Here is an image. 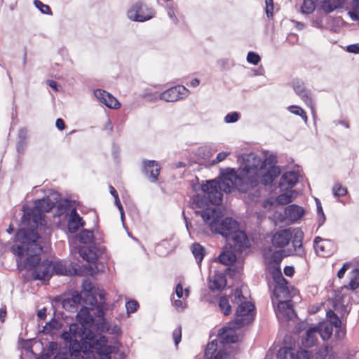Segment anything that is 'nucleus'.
I'll list each match as a JSON object with an SVG mask.
<instances>
[{
	"label": "nucleus",
	"mask_w": 359,
	"mask_h": 359,
	"mask_svg": "<svg viewBox=\"0 0 359 359\" xmlns=\"http://www.w3.org/2000/svg\"><path fill=\"white\" fill-rule=\"evenodd\" d=\"M16 243L12 246V251L16 255V263L20 271H34L41 258L42 247L38 243L40 238L36 229L22 228L15 234Z\"/></svg>",
	"instance_id": "obj_1"
},
{
	"label": "nucleus",
	"mask_w": 359,
	"mask_h": 359,
	"mask_svg": "<svg viewBox=\"0 0 359 359\" xmlns=\"http://www.w3.org/2000/svg\"><path fill=\"white\" fill-rule=\"evenodd\" d=\"M263 170L262 160L254 154L244 159V165L237 171L234 168L221 169L224 182L239 192L247 193L259 184V172Z\"/></svg>",
	"instance_id": "obj_2"
},
{
	"label": "nucleus",
	"mask_w": 359,
	"mask_h": 359,
	"mask_svg": "<svg viewBox=\"0 0 359 359\" xmlns=\"http://www.w3.org/2000/svg\"><path fill=\"white\" fill-rule=\"evenodd\" d=\"M219 179L220 181H217L216 179L211 180L201 185V190L204 194L203 196L197 195L194 198V204L196 208L204 209L210 205H219L223 200L222 191L231 192L232 188L229 183L224 182L221 172Z\"/></svg>",
	"instance_id": "obj_3"
},
{
	"label": "nucleus",
	"mask_w": 359,
	"mask_h": 359,
	"mask_svg": "<svg viewBox=\"0 0 359 359\" xmlns=\"http://www.w3.org/2000/svg\"><path fill=\"white\" fill-rule=\"evenodd\" d=\"M57 201L50 199L49 196L36 200L35 206L29 208L26 205L22 206L24 212L22 222L29 226L30 229L37 230L38 226L46 225L44 212H49L56 205Z\"/></svg>",
	"instance_id": "obj_4"
},
{
	"label": "nucleus",
	"mask_w": 359,
	"mask_h": 359,
	"mask_svg": "<svg viewBox=\"0 0 359 359\" xmlns=\"http://www.w3.org/2000/svg\"><path fill=\"white\" fill-rule=\"evenodd\" d=\"M84 354L96 353L98 359H111V355L116 350V346L108 345L107 337L95 334L91 330L83 328Z\"/></svg>",
	"instance_id": "obj_5"
},
{
	"label": "nucleus",
	"mask_w": 359,
	"mask_h": 359,
	"mask_svg": "<svg viewBox=\"0 0 359 359\" xmlns=\"http://www.w3.org/2000/svg\"><path fill=\"white\" fill-rule=\"evenodd\" d=\"M231 301L233 305H237L235 315L237 318L230 322L235 324L236 328H241L250 324L255 318V305L246 301L241 288H236L231 295Z\"/></svg>",
	"instance_id": "obj_6"
},
{
	"label": "nucleus",
	"mask_w": 359,
	"mask_h": 359,
	"mask_svg": "<svg viewBox=\"0 0 359 359\" xmlns=\"http://www.w3.org/2000/svg\"><path fill=\"white\" fill-rule=\"evenodd\" d=\"M209 228L212 233L220 234L226 241H229V236L239 228V224L232 217H226L221 219L217 216L210 222Z\"/></svg>",
	"instance_id": "obj_7"
},
{
	"label": "nucleus",
	"mask_w": 359,
	"mask_h": 359,
	"mask_svg": "<svg viewBox=\"0 0 359 359\" xmlns=\"http://www.w3.org/2000/svg\"><path fill=\"white\" fill-rule=\"evenodd\" d=\"M127 15L133 21L144 22L153 17V13L151 8L138 1L128 9Z\"/></svg>",
	"instance_id": "obj_8"
},
{
	"label": "nucleus",
	"mask_w": 359,
	"mask_h": 359,
	"mask_svg": "<svg viewBox=\"0 0 359 359\" xmlns=\"http://www.w3.org/2000/svg\"><path fill=\"white\" fill-rule=\"evenodd\" d=\"M188 94L189 90L187 88L184 86L178 85L160 93L159 99L165 102H172L187 97Z\"/></svg>",
	"instance_id": "obj_9"
},
{
	"label": "nucleus",
	"mask_w": 359,
	"mask_h": 359,
	"mask_svg": "<svg viewBox=\"0 0 359 359\" xmlns=\"http://www.w3.org/2000/svg\"><path fill=\"white\" fill-rule=\"evenodd\" d=\"M229 241H231L230 247L237 252H241L243 249L250 246L247 234L245 231L240 230L239 228L229 236Z\"/></svg>",
	"instance_id": "obj_10"
},
{
	"label": "nucleus",
	"mask_w": 359,
	"mask_h": 359,
	"mask_svg": "<svg viewBox=\"0 0 359 359\" xmlns=\"http://www.w3.org/2000/svg\"><path fill=\"white\" fill-rule=\"evenodd\" d=\"M53 262L48 259L40 261L37 267L32 272V276L34 280H49L53 276L51 269Z\"/></svg>",
	"instance_id": "obj_11"
},
{
	"label": "nucleus",
	"mask_w": 359,
	"mask_h": 359,
	"mask_svg": "<svg viewBox=\"0 0 359 359\" xmlns=\"http://www.w3.org/2000/svg\"><path fill=\"white\" fill-rule=\"evenodd\" d=\"M311 352L300 348L294 353L290 347L280 348L277 353V359H311Z\"/></svg>",
	"instance_id": "obj_12"
},
{
	"label": "nucleus",
	"mask_w": 359,
	"mask_h": 359,
	"mask_svg": "<svg viewBox=\"0 0 359 359\" xmlns=\"http://www.w3.org/2000/svg\"><path fill=\"white\" fill-rule=\"evenodd\" d=\"M235 324L229 323V326L223 327L219 330L217 338L220 343L224 344H234L238 340V337L236 334Z\"/></svg>",
	"instance_id": "obj_13"
},
{
	"label": "nucleus",
	"mask_w": 359,
	"mask_h": 359,
	"mask_svg": "<svg viewBox=\"0 0 359 359\" xmlns=\"http://www.w3.org/2000/svg\"><path fill=\"white\" fill-rule=\"evenodd\" d=\"M142 165V172L150 182H155L158 180L161 170V166L158 161L154 160H143Z\"/></svg>",
	"instance_id": "obj_14"
},
{
	"label": "nucleus",
	"mask_w": 359,
	"mask_h": 359,
	"mask_svg": "<svg viewBox=\"0 0 359 359\" xmlns=\"http://www.w3.org/2000/svg\"><path fill=\"white\" fill-rule=\"evenodd\" d=\"M293 89L306 105L312 107L313 100L311 92L306 88L305 83L300 79H296L292 81Z\"/></svg>",
	"instance_id": "obj_15"
},
{
	"label": "nucleus",
	"mask_w": 359,
	"mask_h": 359,
	"mask_svg": "<svg viewBox=\"0 0 359 359\" xmlns=\"http://www.w3.org/2000/svg\"><path fill=\"white\" fill-rule=\"evenodd\" d=\"M94 95L109 108L117 109L120 107L121 104L112 95L104 90L97 89L94 91Z\"/></svg>",
	"instance_id": "obj_16"
},
{
	"label": "nucleus",
	"mask_w": 359,
	"mask_h": 359,
	"mask_svg": "<svg viewBox=\"0 0 359 359\" xmlns=\"http://www.w3.org/2000/svg\"><path fill=\"white\" fill-rule=\"evenodd\" d=\"M81 294L78 291H74L70 296L65 298L62 302V307L67 311L76 312L79 305H81Z\"/></svg>",
	"instance_id": "obj_17"
},
{
	"label": "nucleus",
	"mask_w": 359,
	"mask_h": 359,
	"mask_svg": "<svg viewBox=\"0 0 359 359\" xmlns=\"http://www.w3.org/2000/svg\"><path fill=\"white\" fill-rule=\"evenodd\" d=\"M304 238V233L300 229H295L292 232L291 241L296 255L299 257H304L306 252L302 245V240Z\"/></svg>",
	"instance_id": "obj_18"
},
{
	"label": "nucleus",
	"mask_w": 359,
	"mask_h": 359,
	"mask_svg": "<svg viewBox=\"0 0 359 359\" xmlns=\"http://www.w3.org/2000/svg\"><path fill=\"white\" fill-rule=\"evenodd\" d=\"M298 181V174L294 171L285 172L280 177L279 187L282 191L292 189Z\"/></svg>",
	"instance_id": "obj_19"
},
{
	"label": "nucleus",
	"mask_w": 359,
	"mask_h": 359,
	"mask_svg": "<svg viewBox=\"0 0 359 359\" xmlns=\"http://www.w3.org/2000/svg\"><path fill=\"white\" fill-rule=\"evenodd\" d=\"M292 238V231L290 229H285L276 232L271 238L272 244L276 248L286 246Z\"/></svg>",
	"instance_id": "obj_20"
},
{
	"label": "nucleus",
	"mask_w": 359,
	"mask_h": 359,
	"mask_svg": "<svg viewBox=\"0 0 359 359\" xmlns=\"http://www.w3.org/2000/svg\"><path fill=\"white\" fill-rule=\"evenodd\" d=\"M78 337L80 338V340L79 341L76 338H75L74 340H72L69 343V353L72 355V356L74 358L76 355H81V352H83L84 353V332L83 328L81 330V331L78 332Z\"/></svg>",
	"instance_id": "obj_21"
},
{
	"label": "nucleus",
	"mask_w": 359,
	"mask_h": 359,
	"mask_svg": "<svg viewBox=\"0 0 359 359\" xmlns=\"http://www.w3.org/2000/svg\"><path fill=\"white\" fill-rule=\"evenodd\" d=\"M85 225V222L80 217L75 208H73L69 215V218L67 223L68 231L71 233H76L80 227Z\"/></svg>",
	"instance_id": "obj_22"
},
{
	"label": "nucleus",
	"mask_w": 359,
	"mask_h": 359,
	"mask_svg": "<svg viewBox=\"0 0 359 359\" xmlns=\"http://www.w3.org/2000/svg\"><path fill=\"white\" fill-rule=\"evenodd\" d=\"M280 168L264 169L259 172L260 182L264 186L269 185L280 175Z\"/></svg>",
	"instance_id": "obj_23"
},
{
	"label": "nucleus",
	"mask_w": 359,
	"mask_h": 359,
	"mask_svg": "<svg viewBox=\"0 0 359 359\" xmlns=\"http://www.w3.org/2000/svg\"><path fill=\"white\" fill-rule=\"evenodd\" d=\"M304 214V208L295 204L289 205L285 210V217L291 222L301 219Z\"/></svg>",
	"instance_id": "obj_24"
},
{
	"label": "nucleus",
	"mask_w": 359,
	"mask_h": 359,
	"mask_svg": "<svg viewBox=\"0 0 359 359\" xmlns=\"http://www.w3.org/2000/svg\"><path fill=\"white\" fill-rule=\"evenodd\" d=\"M28 130L22 128L18 130L16 151L18 154H23L27 145Z\"/></svg>",
	"instance_id": "obj_25"
},
{
	"label": "nucleus",
	"mask_w": 359,
	"mask_h": 359,
	"mask_svg": "<svg viewBox=\"0 0 359 359\" xmlns=\"http://www.w3.org/2000/svg\"><path fill=\"white\" fill-rule=\"evenodd\" d=\"M344 1L345 0H323L321 7L325 13H330L341 7Z\"/></svg>",
	"instance_id": "obj_26"
},
{
	"label": "nucleus",
	"mask_w": 359,
	"mask_h": 359,
	"mask_svg": "<svg viewBox=\"0 0 359 359\" xmlns=\"http://www.w3.org/2000/svg\"><path fill=\"white\" fill-rule=\"evenodd\" d=\"M277 308L280 314L286 316L287 319H290V314L294 313L292 304L290 300L279 301Z\"/></svg>",
	"instance_id": "obj_27"
},
{
	"label": "nucleus",
	"mask_w": 359,
	"mask_h": 359,
	"mask_svg": "<svg viewBox=\"0 0 359 359\" xmlns=\"http://www.w3.org/2000/svg\"><path fill=\"white\" fill-rule=\"evenodd\" d=\"M217 213V208L215 207H207L204 208L203 210H197L196 211V215H200L203 218L205 222H210V219L216 218L217 215L215 216Z\"/></svg>",
	"instance_id": "obj_28"
},
{
	"label": "nucleus",
	"mask_w": 359,
	"mask_h": 359,
	"mask_svg": "<svg viewBox=\"0 0 359 359\" xmlns=\"http://www.w3.org/2000/svg\"><path fill=\"white\" fill-rule=\"evenodd\" d=\"M218 259L221 264L229 266L236 262V256L231 251H224L219 255Z\"/></svg>",
	"instance_id": "obj_29"
},
{
	"label": "nucleus",
	"mask_w": 359,
	"mask_h": 359,
	"mask_svg": "<svg viewBox=\"0 0 359 359\" xmlns=\"http://www.w3.org/2000/svg\"><path fill=\"white\" fill-rule=\"evenodd\" d=\"M192 254L198 264H200L205 256V248L199 243H194L191 245Z\"/></svg>",
	"instance_id": "obj_30"
},
{
	"label": "nucleus",
	"mask_w": 359,
	"mask_h": 359,
	"mask_svg": "<svg viewBox=\"0 0 359 359\" xmlns=\"http://www.w3.org/2000/svg\"><path fill=\"white\" fill-rule=\"evenodd\" d=\"M82 299H81V306H88L90 309H94L97 304V299L95 294H81Z\"/></svg>",
	"instance_id": "obj_31"
},
{
	"label": "nucleus",
	"mask_w": 359,
	"mask_h": 359,
	"mask_svg": "<svg viewBox=\"0 0 359 359\" xmlns=\"http://www.w3.org/2000/svg\"><path fill=\"white\" fill-rule=\"evenodd\" d=\"M62 323L60 320H58L57 319L53 318L50 321L46 323V325L43 326L42 332L44 334H49L53 330H60L62 328Z\"/></svg>",
	"instance_id": "obj_32"
},
{
	"label": "nucleus",
	"mask_w": 359,
	"mask_h": 359,
	"mask_svg": "<svg viewBox=\"0 0 359 359\" xmlns=\"http://www.w3.org/2000/svg\"><path fill=\"white\" fill-rule=\"evenodd\" d=\"M78 240L83 244H90L93 241V231L91 230L83 229L78 234Z\"/></svg>",
	"instance_id": "obj_33"
},
{
	"label": "nucleus",
	"mask_w": 359,
	"mask_h": 359,
	"mask_svg": "<svg viewBox=\"0 0 359 359\" xmlns=\"http://www.w3.org/2000/svg\"><path fill=\"white\" fill-rule=\"evenodd\" d=\"M226 285V278L224 275H218L215 277L212 283L210 284V290L214 291L215 290H221Z\"/></svg>",
	"instance_id": "obj_34"
},
{
	"label": "nucleus",
	"mask_w": 359,
	"mask_h": 359,
	"mask_svg": "<svg viewBox=\"0 0 359 359\" xmlns=\"http://www.w3.org/2000/svg\"><path fill=\"white\" fill-rule=\"evenodd\" d=\"M218 305L224 316H229L231 313V305L226 296L220 297Z\"/></svg>",
	"instance_id": "obj_35"
},
{
	"label": "nucleus",
	"mask_w": 359,
	"mask_h": 359,
	"mask_svg": "<svg viewBox=\"0 0 359 359\" xmlns=\"http://www.w3.org/2000/svg\"><path fill=\"white\" fill-rule=\"evenodd\" d=\"M271 275L276 285H287L288 281L283 277L280 267H274L271 271Z\"/></svg>",
	"instance_id": "obj_36"
},
{
	"label": "nucleus",
	"mask_w": 359,
	"mask_h": 359,
	"mask_svg": "<svg viewBox=\"0 0 359 359\" xmlns=\"http://www.w3.org/2000/svg\"><path fill=\"white\" fill-rule=\"evenodd\" d=\"M217 351V341L216 339L212 340L206 346L204 353L205 359H211Z\"/></svg>",
	"instance_id": "obj_37"
},
{
	"label": "nucleus",
	"mask_w": 359,
	"mask_h": 359,
	"mask_svg": "<svg viewBox=\"0 0 359 359\" xmlns=\"http://www.w3.org/2000/svg\"><path fill=\"white\" fill-rule=\"evenodd\" d=\"M348 287L353 290L359 287V269L355 268L351 271Z\"/></svg>",
	"instance_id": "obj_38"
},
{
	"label": "nucleus",
	"mask_w": 359,
	"mask_h": 359,
	"mask_svg": "<svg viewBox=\"0 0 359 359\" xmlns=\"http://www.w3.org/2000/svg\"><path fill=\"white\" fill-rule=\"evenodd\" d=\"M51 269L53 271V275L55 274L60 276L67 275L66 266L61 261L55 262L54 264L53 263Z\"/></svg>",
	"instance_id": "obj_39"
},
{
	"label": "nucleus",
	"mask_w": 359,
	"mask_h": 359,
	"mask_svg": "<svg viewBox=\"0 0 359 359\" xmlns=\"http://www.w3.org/2000/svg\"><path fill=\"white\" fill-rule=\"evenodd\" d=\"M289 294L287 285H276L273 290V295L277 298H285Z\"/></svg>",
	"instance_id": "obj_40"
},
{
	"label": "nucleus",
	"mask_w": 359,
	"mask_h": 359,
	"mask_svg": "<svg viewBox=\"0 0 359 359\" xmlns=\"http://www.w3.org/2000/svg\"><path fill=\"white\" fill-rule=\"evenodd\" d=\"M316 327H310L306 332V338L303 341V344L308 346L315 345L316 339L314 337V333L316 332Z\"/></svg>",
	"instance_id": "obj_41"
},
{
	"label": "nucleus",
	"mask_w": 359,
	"mask_h": 359,
	"mask_svg": "<svg viewBox=\"0 0 359 359\" xmlns=\"http://www.w3.org/2000/svg\"><path fill=\"white\" fill-rule=\"evenodd\" d=\"M316 9V3L313 0H304L301 6V12L304 14H311Z\"/></svg>",
	"instance_id": "obj_42"
},
{
	"label": "nucleus",
	"mask_w": 359,
	"mask_h": 359,
	"mask_svg": "<svg viewBox=\"0 0 359 359\" xmlns=\"http://www.w3.org/2000/svg\"><path fill=\"white\" fill-rule=\"evenodd\" d=\"M330 241L325 239V241L314 248L316 253L321 257H329L330 252L326 250V248L330 244Z\"/></svg>",
	"instance_id": "obj_43"
},
{
	"label": "nucleus",
	"mask_w": 359,
	"mask_h": 359,
	"mask_svg": "<svg viewBox=\"0 0 359 359\" xmlns=\"http://www.w3.org/2000/svg\"><path fill=\"white\" fill-rule=\"evenodd\" d=\"M277 159L276 156L274 155H270L267 158H266L264 161H262V166L264 169H271L273 168H279V166L276 165Z\"/></svg>",
	"instance_id": "obj_44"
},
{
	"label": "nucleus",
	"mask_w": 359,
	"mask_h": 359,
	"mask_svg": "<svg viewBox=\"0 0 359 359\" xmlns=\"http://www.w3.org/2000/svg\"><path fill=\"white\" fill-rule=\"evenodd\" d=\"M317 214H318V228L320 227L325 222L326 217L324 214L321 203L318 198H316Z\"/></svg>",
	"instance_id": "obj_45"
},
{
	"label": "nucleus",
	"mask_w": 359,
	"mask_h": 359,
	"mask_svg": "<svg viewBox=\"0 0 359 359\" xmlns=\"http://www.w3.org/2000/svg\"><path fill=\"white\" fill-rule=\"evenodd\" d=\"M159 95L157 91L152 90H146L142 95V98L150 102H154L159 99Z\"/></svg>",
	"instance_id": "obj_46"
},
{
	"label": "nucleus",
	"mask_w": 359,
	"mask_h": 359,
	"mask_svg": "<svg viewBox=\"0 0 359 359\" xmlns=\"http://www.w3.org/2000/svg\"><path fill=\"white\" fill-rule=\"evenodd\" d=\"M283 251L280 250L273 252L271 255L270 262L271 264L276 265L275 267H280V264L284 257L283 255Z\"/></svg>",
	"instance_id": "obj_47"
},
{
	"label": "nucleus",
	"mask_w": 359,
	"mask_h": 359,
	"mask_svg": "<svg viewBox=\"0 0 359 359\" xmlns=\"http://www.w3.org/2000/svg\"><path fill=\"white\" fill-rule=\"evenodd\" d=\"M93 309H90L88 306H82L81 309L77 313V317L81 323H84L88 318H90V311Z\"/></svg>",
	"instance_id": "obj_48"
},
{
	"label": "nucleus",
	"mask_w": 359,
	"mask_h": 359,
	"mask_svg": "<svg viewBox=\"0 0 359 359\" xmlns=\"http://www.w3.org/2000/svg\"><path fill=\"white\" fill-rule=\"evenodd\" d=\"M348 14L353 20L359 21V0H353L352 11Z\"/></svg>",
	"instance_id": "obj_49"
},
{
	"label": "nucleus",
	"mask_w": 359,
	"mask_h": 359,
	"mask_svg": "<svg viewBox=\"0 0 359 359\" xmlns=\"http://www.w3.org/2000/svg\"><path fill=\"white\" fill-rule=\"evenodd\" d=\"M288 109L291 113L301 116L305 122L307 121L306 114L302 107L296 105H292L288 107Z\"/></svg>",
	"instance_id": "obj_50"
},
{
	"label": "nucleus",
	"mask_w": 359,
	"mask_h": 359,
	"mask_svg": "<svg viewBox=\"0 0 359 359\" xmlns=\"http://www.w3.org/2000/svg\"><path fill=\"white\" fill-rule=\"evenodd\" d=\"M53 359H84L82 355H76L73 358L68 352L59 351Z\"/></svg>",
	"instance_id": "obj_51"
},
{
	"label": "nucleus",
	"mask_w": 359,
	"mask_h": 359,
	"mask_svg": "<svg viewBox=\"0 0 359 359\" xmlns=\"http://www.w3.org/2000/svg\"><path fill=\"white\" fill-rule=\"evenodd\" d=\"M79 253L82 258L88 262H92L93 259H96L95 254L92 253L90 249H81Z\"/></svg>",
	"instance_id": "obj_52"
},
{
	"label": "nucleus",
	"mask_w": 359,
	"mask_h": 359,
	"mask_svg": "<svg viewBox=\"0 0 359 359\" xmlns=\"http://www.w3.org/2000/svg\"><path fill=\"white\" fill-rule=\"evenodd\" d=\"M34 4L42 13L43 14H52L51 10L49 6L44 4L43 2H41L39 0H35L34 1Z\"/></svg>",
	"instance_id": "obj_53"
},
{
	"label": "nucleus",
	"mask_w": 359,
	"mask_h": 359,
	"mask_svg": "<svg viewBox=\"0 0 359 359\" xmlns=\"http://www.w3.org/2000/svg\"><path fill=\"white\" fill-rule=\"evenodd\" d=\"M57 197H60V196L58 195L57 197H55L53 201H57L55 205H57V214L58 215H62L67 210V200L65 199V201H62L61 199L60 198V201H58L57 200Z\"/></svg>",
	"instance_id": "obj_54"
},
{
	"label": "nucleus",
	"mask_w": 359,
	"mask_h": 359,
	"mask_svg": "<svg viewBox=\"0 0 359 359\" xmlns=\"http://www.w3.org/2000/svg\"><path fill=\"white\" fill-rule=\"evenodd\" d=\"M139 306V304L136 300H129L126 303V308L127 313L129 315L130 313H135Z\"/></svg>",
	"instance_id": "obj_55"
},
{
	"label": "nucleus",
	"mask_w": 359,
	"mask_h": 359,
	"mask_svg": "<svg viewBox=\"0 0 359 359\" xmlns=\"http://www.w3.org/2000/svg\"><path fill=\"white\" fill-rule=\"evenodd\" d=\"M277 203L280 205H286L292 201V196L287 193L280 194L278 196Z\"/></svg>",
	"instance_id": "obj_56"
},
{
	"label": "nucleus",
	"mask_w": 359,
	"mask_h": 359,
	"mask_svg": "<svg viewBox=\"0 0 359 359\" xmlns=\"http://www.w3.org/2000/svg\"><path fill=\"white\" fill-rule=\"evenodd\" d=\"M72 327H69V331H64L62 334L61 337L64 339V341L70 343L72 340H74L73 338H76L78 336V332L72 333Z\"/></svg>",
	"instance_id": "obj_57"
},
{
	"label": "nucleus",
	"mask_w": 359,
	"mask_h": 359,
	"mask_svg": "<svg viewBox=\"0 0 359 359\" xmlns=\"http://www.w3.org/2000/svg\"><path fill=\"white\" fill-rule=\"evenodd\" d=\"M240 118V114L236 111L230 112L224 117V121L227 123H233L236 122Z\"/></svg>",
	"instance_id": "obj_58"
},
{
	"label": "nucleus",
	"mask_w": 359,
	"mask_h": 359,
	"mask_svg": "<svg viewBox=\"0 0 359 359\" xmlns=\"http://www.w3.org/2000/svg\"><path fill=\"white\" fill-rule=\"evenodd\" d=\"M261 60L260 56L252 51H250L248 53L247 55V61L252 65H257Z\"/></svg>",
	"instance_id": "obj_59"
},
{
	"label": "nucleus",
	"mask_w": 359,
	"mask_h": 359,
	"mask_svg": "<svg viewBox=\"0 0 359 359\" xmlns=\"http://www.w3.org/2000/svg\"><path fill=\"white\" fill-rule=\"evenodd\" d=\"M93 287H94L90 280H85L82 283V291L80 294L93 293L92 290Z\"/></svg>",
	"instance_id": "obj_60"
},
{
	"label": "nucleus",
	"mask_w": 359,
	"mask_h": 359,
	"mask_svg": "<svg viewBox=\"0 0 359 359\" xmlns=\"http://www.w3.org/2000/svg\"><path fill=\"white\" fill-rule=\"evenodd\" d=\"M347 193V189L345 187H341L340 184H337L333 187V194L335 196H345Z\"/></svg>",
	"instance_id": "obj_61"
},
{
	"label": "nucleus",
	"mask_w": 359,
	"mask_h": 359,
	"mask_svg": "<svg viewBox=\"0 0 359 359\" xmlns=\"http://www.w3.org/2000/svg\"><path fill=\"white\" fill-rule=\"evenodd\" d=\"M266 14L268 18H273V0H266Z\"/></svg>",
	"instance_id": "obj_62"
},
{
	"label": "nucleus",
	"mask_w": 359,
	"mask_h": 359,
	"mask_svg": "<svg viewBox=\"0 0 359 359\" xmlns=\"http://www.w3.org/2000/svg\"><path fill=\"white\" fill-rule=\"evenodd\" d=\"M172 337L175 342V345L177 346L182 339V328L180 326L174 330L172 332Z\"/></svg>",
	"instance_id": "obj_63"
},
{
	"label": "nucleus",
	"mask_w": 359,
	"mask_h": 359,
	"mask_svg": "<svg viewBox=\"0 0 359 359\" xmlns=\"http://www.w3.org/2000/svg\"><path fill=\"white\" fill-rule=\"evenodd\" d=\"M229 354L223 351L219 350L211 359H228Z\"/></svg>",
	"instance_id": "obj_64"
}]
</instances>
